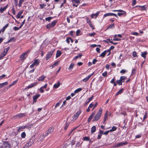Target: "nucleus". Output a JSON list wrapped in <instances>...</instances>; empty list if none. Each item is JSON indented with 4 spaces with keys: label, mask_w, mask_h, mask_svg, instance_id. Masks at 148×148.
<instances>
[{
    "label": "nucleus",
    "mask_w": 148,
    "mask_h": 148,
    "mask_svg": "<svg viewBox=\"0 0 148 148\" xmlns=\"http://www.w3.org/2000/svg\"><path fill=\"white\" fill-rule=\"evenodd\" d=\"M55 51V49H54L53 50L47 53L46 55V60H47L49 58L51 57Z\"/></svg>",
    "instance_id": "nucleus-8"
},
{
    "label": "nucleus",
    "mask_w": 148,
    "mask_h": 148,
    "mask_svg": "<svg viewBox=\"0 0 148 148\" xmlns=\"http://www.w3.org/2000/svg\"><path fill=\"white\" fill-rule=\"evenodd\" d=\"M3 145L4 147L5 148H11V145L8 141H3Z\"/></svg>",
    "instance_id": "nucleus-10"
},
{
    "label": "nucleus",
    "mask_w": 148,
    "mask_h": 148,
    "mask_svg": "<svg viewBox=\"0 0 148 148\" xmlns=\"http://www.w3.org/2000/svg\"><path fill=\"white\" fill-rule=\"evenodd\" d=\"M108 111L107 110L104 114V116L103 118L104 121L103 122V123L105 124L106 123V121L108 119Z\"/></svg>",
    "instance_id": "nucleus-13"
},
{
    "label": "nucleus",
    "mask_w": 148,
    "mask_h": 148,
    "mask_svg": "<svg viewBox=\"0 0 148 148\" xmlns=\"http://www.w3.org/2000/svg\"><path fill=\"white\" fill-rule=\"evenodd\" d=\"M82 90V88H78L77 89L74 91V93H77V92H79L81 91Z\"/></svg>",
    "instance_id": "nucleus-40"
},
{
    "label": "nucleus",
    "mask_w": 148,
    "mask_h": 148,
    "mask_svg": "<svg viewBox=\"0 0 148 148\" xmlns=\"http://www.w3.org/2000/svg\"><path fill=\"white\" fill-rule=\"evenodd\" d=\"M70 37L67 38L66 40V41L68 44L70 43Z\"/></svg>",
    "instance_id": "nucleus-63"
},
{
    "label": "nucleus",
    "mask_w": 148,
    "mask_h": 148,
    "mask_svg": "<svg viewBox=\"0 0 148 148\" xmlns=\"http://www.w3.org/2000/svg\"><path fill=\"white\" fill-rule=\"evenodd\" d=\"M24 127H23V126L19 127L18 129H17V131L18 132H20L21 131H23V129H24Z\"/></svg>",
    "instance_id": "nucleus-35"
},
{
    "label": "nucleus",
    "mask_w": 148,
    "mask_h": 148,
    "mask_svg": "<svg viewBox=\"0 0 148 148\" xmlns=\"http://www.w3.org/2000/svg\"><path fill=\"white\" fill-rule=\"evenodd\" d=\"M146 5L143 6H138L140 8H141V11H144L147 10V8L145 7Z\"/></svg>",
    "instance_id": "nucleus-32"
},
{
    "label": "nucleus",
    "mask_w": 148,
    "mask_h": 148,
    "mask_svg": "<svg viewBox=\"0 0 148 148\" xmlns=\"http://www.w3.org/2000/svg\"><path fill=\"white\" fill-rule=\"evenodd\" d=\"M82 56V55L81 54H79L78 56H77L73 58V60H77V58H80Z\"/></svg>",
    "instance_id": "nucleus-36"
},
{
    "label": "nucleus",
    "mask_w": 148,
    "mask_h": 148,
    "mask_svg": "<svg viewBox=\"0 0 148 148\" xmlns=\"http://www.w3.org/2000/svg\"><path fill=\"white\" fill-rule=\"evenodd\" d=\"M81 113V111L80 109H79V110L77 111L73 116V119L75 120L78 118L79 115Z\"/></svg>",
    "instance_id": "nucleus-6"
},
{
    "label": "nucleus",
    "mask_w": 148,
    "mask_h": 148,
    "mask_svg": "<svg viewBox=\"0 0 148 148\" xmlns=\"http://www.w3.org/2000/svg\"><path fill=\"white\" fill-rule=\"evenodd\" d=\"M115 78L114 77L111 81L110 82L112 84H113L115 82Z\"/></svg>",
    "instance_id": "nucleus-64"
},
{
    "label": "nucleus",
    "mask_w": 148,
    "mask_h": 148,
    "mask_svg": "<svg viewBox=\"0 0 148 148\" xmlns=\"http://www.w3.org/2000/svg\"><path fill=\"white\" fill-rule=\"evenodd\" d=\"M73 6L77 7L78 5L80 3L79 0H71Z\"/></svg>",
    "instance_id": "nucleus-7"
},
{
    "label": "nucleus",
    "mask_w": 148,
    "mask_h": 148,
    "mask_svg": "<svg viewBox=\"0 0 148 148\" xmlns=\"http://www.w3.org/2000/svg\"><path fill=\"white\" fill-rule=\"evenodd\" d=\"M52 18V17L49 16L48 17H46L45 18V20L47 21H48L49 22H50L51 21V20Z\"/></svg>",
    "instance_id": "nucleus-43"
},
{
    "label": "nucleus",
    "mask_w": 148,
    "mask_h": 148,
    "mask_svg": "<svg viewBox=\"0 0 148 148\" xmlns=\"http://www.w3.org/2000/svg\"><path fill=\"white\" fill-rule=\"evenodd\" d=\"M117 36V35H115L114 37L113 38V40L114 41H119L120 40V39H118L116 38V36Z\"/></svg>",
    "instance_id": "nucleus-49"
},
{
    "label": "nucleus",
    "mask_w": 148,
    "mask_h": 148,
    "mask_svg": "<svg viewBox=\"0 0 148 148\" xmlns=\"http://www.w3.org/2000/svg\"><path fill=\"white\" fill-rule=\"evenodd\" d=\"M107 40H108L109 41L110 43L113 44L114 45H115L117 44H118V43H117V42H114L112 41H111L110 40V39H108Z\"/></svg>",
    "instance_id": "nucleus-56"
},
{
    "label": "nucleus",
    "mask_w": 148,
    "mask_h": 148,
    "mask_svg": "<svg viewBox=\"0 0 148 148\" xmlns=\"http://www.w3.org/2000/svg\"><path fill=\"white\" fill-rule=\"evenodd\" d=\"M30 146L28 144V143H26L25 145L23 147V148H28Z\"/></svg>",
    "instance_id": "nucleus-54"
},
{
    "label": "nucleus",
    "mask_w": 148,
    "mask_h": 148,
    "mask_svg": "<svg viewBox=\"0 0 148 148\" xmlns=\"http://www.w3.org/2000/svg\"><path fill=\"white\" fill-rule=\"evenodd\" d=\"M10 48V47L9 46L4 49L2 53L0 55V60L3 59V57L6 55Z\"/></svg>",
    "instance_id": "nucleus-4"
},
{
    "label": "nucleus",
    "mask_w": 148,
    "mask_h": 148,
    "mask_svg": "<svg viewBox=\"0 0 148 148\" xmlns=\"http://www.w3.org/2000/svg\"><path fill=\"white\" fill-rule=\"evenodd\" d=\"M74 66V64L73 63H71L69 66V67L68 69L69 70H72Z\"/></svg>",
    "instance_id": "nucleus-38"
},
{
    "label": "nucleus",
    "mask_w": 148,
    "mask_h": 148,
    "mask_svg": "<svg viewBox=\"0 0 148 148\" xmlns=\"http://www.w3.org/2000/svg\"><path fill=\"white\" fill-rule=\"evenodd\" d=\"M54 130V128L53 127H50L48 129L47 132L49 133V134L52 132Z\"/></svg>",
    "instance_id": "nucleus-33"
},
{
    "label": "nucleus",
    "mask_w": 148,
    "mask_h": 148,
    "mask_svg": "<svg viewBox=\"0 0 148 148\" xmlns=\"http://www.w3.org/2000/svg\"><path fill=\"white\" fill-rule=\"evenodd\" d=\"M114 16L118 18L116 14L112 13H107L104 14L103 16V18H105L107 16Z\"/></svg>",
    "instance_id": "nucleus-9"
},
{
    "label": "nucleus",
    "mask_w": 148,
    "mask_h": 148,
    "mask_svg": "<svg viewBox=\"0 0 148 148\" xmlns=\"http://www.w3.org/2000/svg\"><path fill=\"white\" fill-rule=\"evenodd\" d=\"M81 31L80 29H78L77 30L76 32V35L77 36H78L79 35V34L80 33Z\"/></svg>",
    "instance_id": "nucleus-58"
},
{
    "label": "nucleus",
    "mask_w": 148,
    "mask_h": 148,
    "mask_svg": "<svg viewBox=\"0 0 148 148\" xmlns=\"http://www.w3.org/2000/svg\"><path fill=\"white\" fill-rule=\"evenodd\" d=\"M38 83L37 82L32 83L28 86H27V89L31 88L34 87V86L36 85Z\"/></svg>",
    "instance_id": "nucleus-16"
},
{
    "label": "nucleus",
    "mask_w": 148,
    "mask_h": 148,
    "mask_svg": "<svg viewBox=\"0 0 148 148\" xmlns=\"http://www.w3.org/2000/svg\"><path fill=\"white\" fill-rule=\"evenodd\" d=\"M94 73H93L89 75L87 77H86V78H84V79H82V81H83L84 82H86L87 81H88L89 79L94 74Z\"/></svg>",
    "instance_id": "nucleus-12"
},
{
    "label": "nucleus",
    "mask_w": 148,
    "mask_h": 148,
    "mask_svg": "<svg viewBox=\"0 0 148 148\" xmlns=\"http://www.w3.org/2000/svg\"><path fill=\"white\" fill-rule=\"evenodd\" d=\"M57 23V20H54L51 23L47 24L46 26V28L48 29H50L53 28L55 25Z\"/></svg>",
    "instance_id": "nucleus-3"
},
{
    "label": "nucleus",
    "mask_w": 148,
    "mask_h": 148,
    "mask_svg": "<svg viewBox=\"0 0 148 148\" xmlns=\"http://www.w3.org/2000/svg\"><path fill=\"white\" fill-rule=\"evenodd\" d=\"M76 140L75 139H73L71 142V143L72 145H74L75 143Z\"/></svg>",
    "instance_id": "nucleus-57"
},
{
    "label": "nucleus",
    "mask_w": 148,
    "mask_h": 148,
    "mask_svg": "<svg viewBox=\"0 0 148 148\" xmlns=\"http://www.w3.org/2000/svg\"><path fill=\"white\" fill-rule=\"evenodd\" d=\"M49 134V133L47 132L45 133V135H44V133H43L42 134L41 136H42V138H44L45 137L47 136Z\"/></svg>",
    "instance_id": "nucleus-42"
},
{
    "label": "nucleus",
    "mask_w": 148,
    "mask_h": 148,
    "mask_svg": "<svg viewBox=\"0 0 148 148\" xmlns=\"http://www.w3.org/2000/svg\"><path fill=\"white\" fill-rule=\"evenodd\" d=\"M8 25L9 23H8L3 27V28L2 29V30H3L2 32H4L5 29L8 27Z\"/></svg>",
    "instance_id": "nucleus-39"
},
{
    "label": "nucleus",
    "mask_w": 148,
    "mask_h": 148,
    "mask_svg": "<svg viewBox=\"0 0 148 148\" xmlns=\"http://www.w3.org/2000/svg\"><path fill=\"white\" fill-rule=\"evenodd\" d=\"M127 77L125 76H121L120 77V79L122 82H124L125 80L127 79Z\"/></svg>",
    "instance_id": "nucleus-26"
},
{
    "label": "nucleus",
    "mask_w": 148,
    "mask_h": 148,
    "mask_svg": "<svg viewBox=\"0 0 148 148\" xmlns=\"http://www.w3.org/2000/svg\"><path fill=\"white\" fill-rule=\"evenodd\" d=\"M60 85V82H58L57 84H55L53 85V88H58Z\"/></svg>",
    "instance_id": "nucleus-30"
},
{
    "label": "nucleus",
    "mask_w": 148,
    "mask_h": 148,
    "mask_svg": "<svg viewBox=\"0 0 148 148\" xmlns=\"http://www.w3.org/2000/svg\"><path fill=\"white\" fill-rule=\"evenodd\" d=\"M40 94H38V95H34L33 96V102H36L37 101V99L38 98V97H40Z\"/></svg>",
    "instance_id": "nucleus-11"
},
{
    "label": "nucleus",
    "mask_w": 148,
    "mask_h": 148,
    "mask_svg": "<svg viewBox=\"0 0 148 148\" xmlns=\"http://www.w3.org/2000/svg\"><path fill=\"white\" fill-rule=\"evenodd\" d=\"M99 14V12H97L95 14H94V16H95V17L94 18H96L98 16Z\"/></svg>",
    "instance_id": "nucleus-60"
},
{
    "label": "nucleus",
    "mask_w": 148,
    "mask_h": 148,
    "mask_svg": "<svg viewBox=\"0 0 148 148\" xmlns=\"http://www.w3.org/2000/svg\"><path fill=\"white\" fill-rule=\"evenodd\" d=\"M26 0H19V3L18 5L19 7H21L22 6V5L25 1H26Z\"/></svg>",
    "instance_id": "nucleus-22"
},
{
    "label": "nucleus",
    "mask_w": 148,
    "mask_h": 148,
    "mask_svg": "<svg viewBox=\"0 0 148 148\" xmlns=\"http://www.w3.org/2000/svg\"><path fill=\"white\" fill-rule=\"evenodd\" d=\"M17 81V80L14 81L13 82L12 84L9 86V88H10L11 86H13L16 84Z\"/></svg>",
    "instance_id": "nucleus-48"
},
{
    "label": "nucleus",
    "mask_w": 148,
    "mask_h": 148,
    "mask_svg": "<svg viewBox=\"0 0 148 148\" xmlns=\"http://www.w3.org/2000/svg\"><path fill=\"white\" fill-rule=\"evenodd\" d=\"M124 89L123 88H121L119 91H118L116 94L115 95L117 96L119 94H121L124 91Z\"/></svg>",
    "instance_id": "nucleus-25"
},
{
    "label": "nucleus",
    "mask_w": 148,
    "mask_h": 148,
    "mask_svg": "<svg viewBox=\"0 0 148 148\" xmlns=\"http://www.w3.org/2000/svg\"><path fill=\"white\" fill-rule=\"evenodd\" d=\"M23 10H21L20 11L18 12L16 16V17L17 18H20V16L21 14L23 13Z\"/></svg>",
    "instance_id": "nucleus-18"
},
{
    "label": "nucleus",
    "mask_w": 148,
    "mask_h": 148,
    "mask_svg": "<svg viewBox=\"0 0 148 148\" xmlns=\"http://www.w3.org/2000/svg\"><path fill=\"white\" fill-rule=\"evenodd\" d=\"M26 136V134L25 132H23L21 134V137L22 138H25Z\"/></svg>",
    "instance_id": "nucleus-50"
},
{
    "label": "nucleus",
    "mask_w": 148,
    "mask_h": 148,
    "mask_svg": "<svg viewBox=\"0 0 148 148\" xmlns=\"http://www.w3.org/2000/svg\"><path fill=\"white\" fill-rule=\"evenodd\" d=\"M106 54V53L105 52V51H104L103 52L101 53V54H100V56H99L102 57H104L105 56Z\"/></svg>",
    "instance_id": "nucleus-46"
},
{
    "label": "nucleus",
    "mask_w": 148,
    "mask_h": 148,
    "mask_svg": "<svg viewBox=\"0 0 148 148\" xmlns=\"http://www.w3.org/2000/svg\"><path fill=\"white\" fill-rule=\"evenodd\" d=\"M82 139L84 141H88L90 140V138L87 136L83 137L82 138Z\"/></svg>",
    "instance_id": "nucleus-41"
},
{
    "label": "nucleus",
    "mask_w": 148,
    "mask_h": 148,
    "mask_svg": "<svg viewBox=\"0 0 148 148\" xmlns=\"http://www.w3.org/2000/svg\"><path fill=\"white\" fill-rule=\"evenodd\" d=\"M21 28V27L20 26L19 27H14L13 28V29L14 30L16 31L19 29Z\"/></svg>",
    "instance_id": "nucleus-47"
},
{
    "label": "nucleus",
    "mask_w": 148,
    "mask_h": 148,
    "mask_svg": "<svg viewBox=\"0 0 148 148\" xmlns=\"http://www.w3.org/2000/svg\"><path fill=\"white\" fill-rule=\"evenodd\" d=\"M16 41V39L14 37H13L10 38L8 42H9L11 41Z\"/></svg>",
    "instance_id": "nucleus-53"
},
{
    "label": "nucleus",
    "mask_w": 148,
    "mask_h": 148,
    "mask_svg": "<svg viewBox=\"0 0 148 148\" xmlns=\"http://www.w3.org/2000/svg\"><path fill=\"white\" fill-rule=\"evenodd\" d=\"M115 27V25L114 23H113L112 24L110 25L107 28V29H108L109 28H112Z\"/></svg>",
    "instance_id": "nucleus-37"
},
{
    "label": "nucleus",
    "mask_w": 148,
    "mask_h": 148,
    "mask_svg": "<svg viewBox=\"0 0 148 148\" xmlns=\"http://www.w3.org/2000/svg\"><path fill=\"white\" fill-rule=\"evenodd\" d=\"M8 5H6L5 7H1V8H0V13H2L3 12L5 11V10L6 9V8L8 7Z\"/></svg>",
    "instance_id": "nucleus-20"
},
{
    "label": "nucleus",
    "mask_w": 148,
    "mask_h": 148,
    "mask_svg": "<svg viewBox=\"0 0 148 148\" xmlns=\"http://www.w3.org/2000/svg\"><path fill=\"white\" fill-rule=\"evenodd\" d=\"M126 71H127L126 70L124 69H122L120 71V73H121L125 74Z\"/></svg>",
    "instance_id": "nucleus-55"
},
{
    "label": "nucleus",
    "mask_w": 148,
    "mask_h": 148,
    "mask_svg": "<svg viewBox=\"0 0 148 148\" xmlns=\"http://www.w3.org/2000/svg\"><path fill=\"white\" fill-rule=\"evenodd\" d=\"M8 84L7 82H5L0 84V88H2L5 86H6Z\"/></svg>",
    "instance_id": "nucleus-28"
},
{
    "label": "nucleus",
    "mask_w": 148,
    "mask_h": 148,
    "mask_svg": "<svg viewBox=\"0 0 148 148\" xmlns=\"http://www.w3.org/2000/svg\"><path fill=\"white\" fill-rule=\"evenodd\" d=\"M59 61H58L57 62H55L54 64H52V65L50 66V67H51V69H53V67H54L55 66H57L59 64Z\"/></svg>",
    "instance_id": "nucleus-29"
},
{
    "label": "nucleus",
    "mask_w": 148,
    "mask_h": 148,
    "mask_svg": "<svg viewBox=\"0 0 148 148\" xmlns=\"http://www.w3.org/2000/svg\"><path fill=\"white\" fill-rule=\"evenodd\" d=\"M26 116L25 113H20L16 115H14L13 116V118L14 119H20L23 117H24Z\"/></svg>",
    "instance_id": "nucleus-5"
},
{
    "label": "nucleus",
    "mask_w": 148,
    "mask_h": 148,
    "mask_svg": "<svg viewBox=\"0 0 148 148\" xmlns=\"http://www.w3.org/2000/svg\"><path fill=\"white\" fill-rule=\"evenodd\" d=\"M137 53L135 51H134L132 53V56L134 57H137Z\"/></svg>",
    "instance_id": "nucleus-52"
},
{
    "label": "nucleus",
    "mask_w": 148,
    "mask_h": 148,
    "mask_svg": "<svg viewBox=\"0 0 148 148\" xmlns=\"http://www.w3.org/2000/svg\"><path fill=\"white\" fill-rule=\"evenodd\" d=\"M93 96H92L91 97H90L89 98H88L86 100V103L84 104V106H86L90 102V101H92L93 99Z\"/></svg>",
    "instance_id": "nucleus-17"
},
{
    "label": "nucleus",
    "mask_w": 148,
    "mask_h": 148,
    "mask_svg": "<svg viewBox=\"0 0 148 148\" xmlns=\"http://www.w3.org/2000/svg\"><path fill=\"white\" fill-rule=\"evenodd\" d=\"M119 11H119V12H121V13H118L117 14L119 16H120L122 15H126V12L125 11L122 10H119Z\"/></svg>",
    "instance_id": "nucleus-15"
},
{
    "label": "nucleus",
    "mask_w": 148,
    "mask_h": 148,
    "mask_svg": "<svg viewBox=\"0 0 148 148\" xmlns=\"http://www.w3.org/2000/svg\"><path fill=\"white\" fill-rule=\"evenodd\" d=\"M30 51V50L28 49L26 51L23 53L20 56L21 59L22 60H24L27 57L28 54Z\"/></svg>",
    "instance_id": "nucleus-2"
},
{
    "label": "nucleus",
    "mask_w": 148,
    "mask_h": 148,
    "mask_svg": "<svg viewBox=\"0 0 148 148\" xmlns=\"http://www.w3.org/2000/svg\"><path fill=\"white\" fill-rule=\"evenodd\" d=\"M69 125V123H66L64 127V130H66Z\"/></svg>",
    "instance_id": "nucleus-51"
},
{
    "label": "nucleus",
    "mask_w": 148,
    "mask_h": 148,
    "mask_svg": "<svg viewBox=\"0 0 148 148\" xmlns=\"http://www.w3.org/2000/svg\"><path fill=\"white\" fill-rule=\"evenodd\" d=\"M147 54V52L146 51H145L144 52H142L141 53V56L144 59H145L146 57V56Z\"/></svg>",
    "instance_id": "nucleus-24"
},
{
    "label": "nucleus",
    "mask_w": 148,
    "mask_h": 148,
    "mask_svg": "<svg viewBox=\"0 0 148 148\" xmlns=\"http://www.w3.org/2000/svg\"><path fill=\"white\" fill-rule=\"evenodd\" d=\"M96 127L95 126H93L91 129V133H93L95 132L96 131Z\"/></svg>",
    "instance_id": "nucleus-34"
},
{
    "label": "nucleus",
    "mask_w": 148,
    "mask_h": 148,
    "mask_svg": "<svg viewBox=\"0 0 148 148\" xmlns=\"http://www.w3.org/2000/svg\"><path fill=\"white\" fill-rule=\"evenodd\" d=\"M117 144L118 146L119 147L127 145L128 144V142H125L118 143Z\"/></svg>",
    "instance_id": "nucleus-21"
},
{
    "label": "nucleus",
    "mask_w": 148,
    "mask_h": 148,
    "mask_svg": "<svg viewBox=\"0 0 148 148\" xmlns=\"http://www.w3.org/2000/svg\"><path fill=\"white\" fill-rule=\"evenodd\" d=\"M102 110V109L101 108H100L99 109V110L97 114L95 115L94 117L93 121H97L100 119L101 115Z\"/></svg>",
    "instance_id": "nucleus-1"
},
{
    "label": "nucleus",
    "mask_w": 148,
    "mask_h": 148,
    "mask_svg": "<svg viewBox=\"0 0 148 148\" xmlns=\"http://www.w3.org/2000/svg\"><path fill=\"white\" fill-rule=\"evenodd\" d=\"M62 52L58 50L57 51V53L56 55V58L59 57L62 54Z\"/></svg>",
    "instance_id": "nucleus-27"
},
{
    "label": "nucleus",
    "mask_w": 148,
    "mask_h": 148,
    "mask_svg": "<svg viewBox=\"0 0 148 148\" xmlns=\"http://www.w3.org/2000/svg\"><path fill=\"white\" fill-rule=\"evenodd\" d=\"M40 62V60L38 59H36L34 61L33 64L35 65L38 66L39 65Z\"/></svg>",
    "instance_id": "nucleus-23"
},
{
    "label": "nucleus",
    "mask_w": 148,
    "mask_h": 148,
    "mask_svg": "<svg viewBox=\"0 0 148 148\" xmlns=\"http://www.w3.org/2000/svg\"><path fill=\"white\" fill-rule=\"evenodd\" d=\"M34 143V140L32 138H31L28 143L29 145L31 146Z\"/></svg>",
    "instance_id": "nucleus-31"
},
{
    "label": "nucleus",
    "mask_w": 148,
    "mask_h": 148,
    "mask_svg": "<svg viewBox=\"0 0 148 148\" xmlns=\"http://www.w3.org/2000/svg\"><path fill=\"white\" fill-rule=\"evenodd\" d=\"M45 78V76H44V75H42L40 76L37 79V80L38 81H42L44 80Z\"/></svg>",
    "instance_id": "nucleus-19"
},
{
    "label": "nucleus",
    "mask_w": 148,
    "mask_h": 148,
    "mask_svg": "<svg viewBox=\"0 0 148 148\" xmlns=\"http://www.w3.org/2000/svg\"><path fill=\"white\" fill-rule=\"evenodd\" d=\"M116 83L119 85H122V82H121L120 79L117 80L116 81Z\"/></svg>",
    "instance_id": "nucleus-44"
},
{
    "label": "nucleus",
    "mask_w": 148,
    "mask_h": 148,
    "mask_svg": "<svg viewBox=\"0 0 148 148\" xmlns=\"http://www.w3.org/2000/svg\"><path fill=\"white\" fill-rule=\"evenodd\" d=\"M95 111H94L91 114V115L89 117L88 119V123H89L91 120L92 119L93 117L95 115Z\"/></svg>",
    "instance_id": "nucleus-14"
},
{
    "label": "nucleus",
    "mask_w": 148,
    "mask_h": 148,
    "mask_svg": "<svg viewBox=\"0 0 148 148\" xmlns=\"http://www.w3.org/2000/svg\"><path fill=\"white\" fill-rule=\"evenodd\" d=\"M107 71H105L102 74V75L103 76L106 77L107 76Z\"/></svg>",
    "instance_id": "nucleus-59"
},
{
    "label": "nucleus",
    "mask_w": 148,
    "mask_h": 148,
    "mask_svg": "<svg viewBox=\"0 0 148 148\" xmlns=\"http://www.w3.org/2000/svg\"><path fill=\"white\" fill-rule=\"evenodd\" d=\"M12 12L13 14L15 15L16 14V11L14 7H13L12 9Z\"/></svg>",
    "instance_id": "nucleus-61"
},
{
    "label": "nucleus",
    "mask_w": 148,
    "mask_h": 148,
    "mask_svg": "<svg viewBox=\"0 0 148 148\" xmlns=\"http://www.w3.org/2000/svg\"><path fill=\"white\" fill-rule=\"evenodd\" d=\"M86 20L87 23H88V24L91 23V21L90 19H89V18L88 17H86Z\"/></svg>",
    "instance_id": "nucleus-45"
},
{
    "label": "nucleus",
    "mask_w": 148,
    "mask_h": 148,
    "mask_svg": "<svg viewBox=\"0 0 148 148\" xmlns=\"http://www.w3.org/2000/svg\"><path fill=\"white\" fill-rule=\"evenodd\" d=\"M40 6L41 8L42 9L46 6V4H40Z\"/></svg>",
    "instance_id": "nucleus-62"
}]
</instances>
